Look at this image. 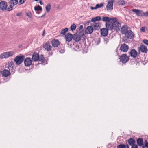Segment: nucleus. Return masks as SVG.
<instances>
[{
	"instance_id": "obj_41",
	"label": "nucleus",
	"mask_w": 148,
	"mask_h": 148,
	"mask_svg": "<svg viewBox=\"0 0 148 148\" xmlns=\"http://www.w3.org/2000/svg\"><path fill=\"white\" fill-rule=\"evenodd\" d=\"M25 0H19V3L20 4H23L25 1Z\"/></svg>"
},
{
	"instance_id": "obj_43",
	"label": "nucleus",
	"mask_w": 148,
	"mask_h": 148,
	"mask_svg": "<svg viewBox=\"0 0 148 148\" xmlns=\"http://www.w3.org/2000/svg\"><path fill=\"white\" fill-rule=\"evenodd\" d=\"M40 59V60H41V61H43L45 59L42 55L41 56Z\"/></svg>"
},
{
	"instance_id": "obj_13",
	"label": "nucleus",
	"mask_w": 148,
	"mask_h": 148,
	"mask_svg": "<svg viewBox=\"0 0 148 148\" xmlns=\"http://www.w3.org/2000/svg\"><path fill=\"white\" fill-rule=\"evenodd\" d=\"M8 5L7 3L2 1L0 2V9H6Z\"/></svg>"
},
{
	"instance_id": "obj_9",
	"label": "nucleus",
	"mask_w": 148,
	"mask_h": 148,
	"mask_svg": "<svg viewBox=\"0 0 148 148\" xmlns=\"http://www.w3.org/2000/svg\"><path fill=\"white\" fill-rule=\"evenodd\" d=\"M25 65L26 66H29L32 63V60L30 57L26 58L24 61Z\"/></svg>"
},
{
	"instance_id": "obj_1",
	"label": "nucleus",
	"mask_w": 148,
	"mask_h": 148,
	"mask_svg": "<svg viewBox=\"0 0 148 148\" xmlns=\"http://www.w3.org/2000/svg\"><path fill=\"white\" fill-rule=\"evenodd\" d=\"M113 20L111 23H108L106 24V28L109 30H115L116 31H119L121 26L120 23L117 21V19L114 18L112 19Z\"/></svg>"
},
{
	"instance_id": "obj_29",
	"label": "nucleus",
	"mask_w": 148,
	"mask_h": 148,
	"mask_svg": "<svg viewBox=\"0 0 148 148\" xmlns=\"http://www.w3.org/2000/svg\"><path fill=\"white\" fill-rule=\"evenodd\" d=\"M126 3L123 0H120L118 2V4L119 5L121 6L124 5Z\"/></svg>"
},
{
	"instance_id": "obj_15",
	"label": "nucleus",
	"mask_w": 148,
	"mask_h": 148,
	"mask_svg": "<svg viewBox=\"0 0 148 148\" xmlns=\"http://www.w3.org/2000/svg\"><path fill=\"white\" fill-rule=\"evenodd\" d=\"M65 38L66 41L70 42L73 38V36L72 34L68 33L65 35Z\"/></svg>"
},
{
	"instance_id": "obj_46",
	"label": "nucleus",
	"mask_w": 148,
	"mask_h": 148,
	"mask_svg": "<svg viewBox=\"0 0 148 148\" xmlns=\"http://www.w3.org/2000/svg\"><path fill=\"white\" fill-rule=\"evenodd\" d=\"M83 28V26L82 25H80L79 28V30H82Z\"/></svg>"
},
{
	"instance_id": "obj_34",
	"label": "nucleus",
	"mask_w": 148,
	"mask_h": 148,
	"mask_svg": "<svg viewBox=\"0 0 148 148\" xmlns=\"http://www.w3.org/2000/svg\"><path fill=\"white\" fill-rule=\"evenodd\" d=\"M46 9H50L51 5L50 4H48L45 7Z\"/></svg>"
},
{
	"instance_id": "obj_8",
	"label": "nucleus",
	"mask_w": 148,
	"mask_h": 148,
	"mask_svg": "<svg viewBox=\"0 0 148 148\" xmlns=\"http://www.w3.org/2000/svg\"><path fill=\"white\" fill-rule=\"evenodd\" d=\"M43 47L45 50L48 51H51L52 46L49 42L48 41L46 42L45 44L43 45Z\"/></svg>"
},
{
	"instance_id": "obj_22",
	"label": "nucleus",
	"mask_w": 148,
	"mask_h": 148,
	"mask_svg": "<svg viewBox=\"0 0 148 148\" xmlns=\"http://www.w3.org/2000/svg\"><path fill=\"white\" fill-rule=\"evenodd\" d=\"M131 56L133 58L136 57L137 55V52L134 49L131 50L130 52Z\"/></svg>"
},
{
	"instance_id": "obj_10",
	"label": "nucleus",
	"mask_w": 148,
	"mask_h": 148,
	"mask_svg": "<svg viewBox=\"0 0 148 148\" xmlns=\"http://www.w3.org/2000/svg\"><path fill=\"white\" fill-rule=\"evenodd\" d=\"M110 18L108 17H103L102 18V21H106V24L108 23H111L113 19V18Z\"/></svg>"
},
{
	"instance_id": "obj_47",
	"label": "nucleus",
	"mask_w": 148,
	"mask_h": 148,
	"mask_svg": "<svg viewBox=\"0 0 148 148\" xmlns=\"http://www.w3.org/2000/svg\"><path fill=\"white\" fill-rule=\"evenodd\" d=\"M45 30H44L43 31V34H42V36H44V35H45Z\"/></svg>"
},
{
	"instance_id": "obj_44",
	"label": "nucleus",
	"mask_w": 148,
	"mask_h": 148,
	"mask_svg": "<svg viewBox=\"0 0 148 148\" xmlns=\"http://www.w3.org/2000/svg\"><path fill=\"white\" fill-rule=\"evenodd\" d=\"M59 52L60 53H63L64 52V49H61V50H59Z\"/></svg>"
},
{
	"instance_id": "obj_42",
	"label": "nucleus",
	"mask_w": 148,
	"mask_h": 148,
	"mask_svg": "<svg viewBox=\"0 0 148 148\" xmlns=\"http://www.w3.org/2000/svg\"><path fill=\"white\" fill-rule=\"evenodd\" d=\"M35 12L37 13H40L41 12L42 10H35Z\"/></svg>"
},
{
	"instance_id": "obj_39",
	"label": "nucleus",
	"mask_w": 148,
	"mask_h": 148,
	"mask_svg": "<svg viewBox=\"0 0 148 148\" xmlns=\"http://www.w3.org/2000/svg\"><path fill=\"white\" fill-rule=\"evenodd\" d=\"M131 148H138V146L137 145L134 144L131 145Z\"/></svg>"
},
{
	"instance_id": "obj_33",
	"label": "nucleus",
	"mask_w": 148,
	"mask_h": 148,
	"mask_svg": "<svg viewBox=\"0 0 148 148\" xmlns=\"http://www.w3.org/2000/svg\"><path fill=\"white\" fill-rule=\"evenodd\" d=\"M145 146L143 145L142 146V148H144L145 147H146L147 148H148V142H147V140H145Z\"/></svg>"
},
{
	"instance_id": "obj_14",
	"label": "nucleus",
	"mask_w": 148,
	"mask_h": 148,
	"mask_svg": "<svg viewBox=\"0 0 148 148\" xmlns=\"http://www.w3.org/2000/svg\"><path fill=\"white\" fill-rule=\"evenodd\" d=\"M128 46L126 44H124L121 45L120 47V50L122 51L126 52L128 51Z\"/></svg>"
},
{
	"instance_id": "obj_4",
	"label": "nucleus",
	"mask_w": 148,
	"mask_h": 148,
	"mask_svg": "<svg viewBox=\"0 0 148 148\" xmlns=\"http://www.w3.org/2000/svg\"><path fill=\"white\" fill-rule=\"evenodd\" d=\"M14 65L13 62H8L5 65V68L8 69L9 71H11L13 73L15 71L14 68Z\"/></svg>"
},
{
	"instance_id": "obj_18",
	"label": "nucleus",
	"mask_w": 148,
	"mask_h": 148,
	"mask_svg": "<svg viewBox=\"0 0 148 148\" xmlns=\"http://www.w3.org/2000/svg\"><path fill=\"white\" fill-rule=\"evenodd\" d=\"M132 11L138 16H143V12L141 10H132Z\"/></svg>"
},
{
	"instance_id": "obj_40",
	"label": "nucleus",
	"mask_w": 148,
	"mask_h": 148,
	"mask_svg": "<svg viewBox=\"0 0 148 148\" xmlns=\"http://www.w3.org/2000/svg\"><path fill=\"white\" fill-rule=\"evenodd\" d=\"M143 16H148V11H147L145 13H143Z\"/></svg>"
},
{
	"instance_id": "obj_38",
	"label": "nucleus",
	"mask_w": 148,
	"mask_h": 148,
	"mask_svg": "<svg viewBox=\"0 0 148 148\" xmlns=\"http://www.w3.org/2000/svg\"><path fill=\"white\" fill-rule=\"evenodd\" d=\"M143 42L145 44L148 45V40H143Z\"/></svg>"
},
{
	"instance_id": "obj_54",
	"label": "nucleus",
	"mask_w": 148,
	"mask_h": 148,
	"mask_svg": "<svg viewBox=\"0 0 148 148\" xmlns=\"http://www.w3.org/2000/svg\"><path fill=\"white\" fill-rule=\"evenodd\" d=\"M8 11H10L11 10H7Z\"/></svg>"
},
{
	"instance_id": "obj_49",
	"label": "nucleus",
	"mask_w": 148,
	"mask_h": 148,
	"mask_svg": "<svg viewBox=\"0 0 148 148\" xmlns=\"http://www.w3.org/2000/svg\"><path fill=\"white\" fill-rule=\"evenodd\" d=\"M13 8V7H12V5H10V8H8V9H9L10 8L11 9H12Z\"/></svg>"
},
{
	"instance_id": "obj_2",
	"label": "nucleus",
	"mask_w": 148,
	"mask_h": 148,
	"mask_svg": "<svg viewBox=\"0 0 148 148\" xmlns=\"http://www.w3.org/2000/svg\"><path fill=\"white\" fill-rule=\"evenodd\" d=\"M85 37L84 32L83 31H82L80 32L78 34L76 33L74 34L73 36V38L75 42H78L81 39L84 40Z\"/></svg>"
},
{
	"instance_id": "obj_24",
	"label": "nucleus",
	"mask_w": 148,
	"mask_h": 148,
	"mask_svg": "<svg viewBox=\"0 0 148 148\" xmlns=\"http://www.w3.org/2000/svg\"><path fill=\"white\" fill-rule=\"evenodd\" d=\"M103 5V3H100V4H97L95 7H91V9H96L102 7Z\"/></svg>"
},
{
	"instance_id": "obj_21",
	"label": "nucleus",
	"mask_w": 148,
	"mask_h": 148,
	"mask_svg": "<svg viewBox=\"0 0 148 148\" xmlns=\"http://www.w3.org/2000/svg\"><path fill=\"white\" fill-rule=\"evenodd\" d=\"M51 43L53 46L55 47H58L59 45V42L57 39L53 40L51 41Z\"/></svg>"
},
{
	"instance_id": "obj_6",
	"label": "nucleus",
	"mask_w": 148,
	"mask_h": 148,
	"mask_svg": "<svg viewBox=\"0 0 148 148\" xmlns=\"http://www.w3.org/2000/svg\"><path fill=\"white\" fill-rule=\"evenodd\" d=\"M24 56L22 55H20L15 57L14 60L17 65H20L23 62Z\"/></svg>"
},
{
	"instance_id": "obj_35",
	"label": "nucleus",
	"mask_w": 148,
	"mask_h": 148,
	"mask_svg": "<svg viewBox=\"0 0 148 148\" xmlns=\"http://www.w3.org/2000/svg\"><path fill=\"white\" fill-rule=\"evenodd\" d=\"M146 28L145 27L143 26L140 29V30L141 31L145 32L146 31Z\"/></svg>"
},
{
	"instance_id": "obj_32",
	"label": "nucleus",
	"mask_w": 148,
	"mask_h": 148,
	"mask_svg": "<svg viewBox=\"0 0 148 148\" xmlns=\"http://www.w3.org/2000/svg\"><path fill=\"white\" fill-rule=\"evenodd\" d=\"M76 25L75 24H73L71 27V30L73 31L75 29Z\"/></svg>"
},
{
	"instance_id": "obj_19",
	"label": "nucleus",
	"mask_w": 148,
	"mask_h": 148,
	"mask_svg": "<svg viewBox=\"0 0 148 148\" xmlns=\"http://www.w3.org/2000/svg\"><path fill=\"white\" fill-rule=\"evenodd\" d=\"M128 31L127 27L126 25L122 26L121 28V31L122 34H125Z\"/></svg>"
},
{
	"instance_id": "obj_50",
	"label": "nucleus",
	"mask_w": 148,
	"mask_h": 148,
	"mask_svg": "<svg viewBox=\"0 0 148 148\" xmlns=\"http://www.w3.org/2000/svg\"><path fill=\"white\" fill-rule=\"evenodd\" d=\"M99 26V24H98V23H97V24H96V25H94V26Z\"/></svg>"
},
{
	"instance_id": "obj_45",
	"label": "nucleus",
	"mask_w": 148,
	"mask_h": 148,
	"mask_svg": "<svg viewBox=\"0 0 148 148\" xmlns=\"http://www.w3.org/2000/svg\"><path fill=\"white\" fill-rule=\"evenodd\" d=\"M22 13L21 12H19L16 14V16H20L22 15Z\"/></svg>"
},
{
	"instance_id": "obj_23",
	"label": "nucleus",
	"mask_w": 148,
	"mask_h": 148,
	"mask_svg": "<svg viewBox=\"0 0 148 148\" xmlns=\"http://www.w3.org/2000/svg\"><path fill=\"white\" fill-rule=\"evenodd\" d=\"M140 50L142 52L144 53H146L148 50L147 47L143 45H140Z\"/></svg>"
},
{
	"instance_id": "obj_28",
	"label": "nucleus",
	"mask_w": 148,
	"mask_h": 148,
	"mask_svg": "<svg viewBox=\"0 0 148 148\" xmlns=\"http://www.w3.org/2000/svg\"><path fill=\"white\" fill-rule=\"evenodd\" d=\"M101 19V17L99 16H97L92 18L91 19V21L92 22H95L98 21H100Z\"/></svg>"
},
{
	"instance_id": "obj_37",
	"label": "nucleus",
	"mask_w": 148,
	"mask_h": 148,
	"mask_svg": "<svg viewBox=\"0 0 148 148\" xmlns=\"http://www.w3.org/2000/svg\"><path fill=\"white\" fill-rule=\"evenodd\" d=\"M34 9H42V8L41 6L39 5H38L37 6H35L34 7Z\"/></svg>"
},
{
	"instance_id": "obj_30",
	"label": "nucleus",
	"mask_w": 148,
	"mask_h": 148,
	"mask_svg": "<svg viewBox=\"0 0 148 148\" xmlns=\"http://www.w3.org/2000/svg\"><path fill=\"white\" fill-rule=\"evenodd\" d=\"M18 0H11L10 3L13 5H16L18 3Z\"/></svg>"
},
{
	"instance_id": "obj_12",
	"label": "nucleus",
	"mask_w": 148,
	"mask_h": 148,
	"mask_svg": "<svg viewBox=\"0 0 148 148\" xmlns=\"http://www.w3.org/2000/svg\"><path fill=\"white\" fill-rule=\"evenodd\" d=\"M108 30H109L107 28H103L101 29V33L102 36H106L108 34Z\"/></svg>"
},
{
	"instance_id": "obj_20",
	"label": "nucleus",
	"mask_w": 148,
	"mask_h": 148,
	"mask_svg": "<svg viewBox=\"0 0 148 148\" xmlns=\"http://www.w3.org/2000/svg\"><path fill=\"white\" fill-rule=\"evenodd\" d=\"M39 59V55L38 53H34L32 55V59L34 61H37Z\"/></svg>"
},
{
	"instance_id": "obj_16",
	"label": "nucleus",
	"mask_w": 148,
	"mask_h": 148,
	"mask_svg": "<svg viewBox=\"0 0 148 148\" xmlns=\"http://www.w3.org/2000/svg\"><path fill=\"white\" fill-rule=\"evenodd\" d=\"M10 72L8 69H5L2 71L1 73L3 76L7 77L10 75Z\"/></svg>"
},
{
	"instance_id": "obj_3",
	"label": "nucleus",
	"mask_w": 148,
	"mask_h": 148,
	"mask_svg": "<svg viewBox=\"0 0 148 148\" xmlns=\"http://www.w3.org/2000/svg\"><path fill=\"white\" fill-rule=\"evenodd\" d=\"M15 53L13 51L4 52L0 55V58H6L13 56Z\"/></svg>"
},
{
	"instance_id": "obj_5",
	"label": "nucleus",
	"mask_w": 148,
	"mask_h": 148,
	"mask_svg": "<svg viewBox=\"0 0 148 148\" xmlns=\"http://www.w3.org/2000/svg\"><path fill=\"white\" fill-rule=\"evenodd\" d=\"M125 35V36L123 38V40L125 42L128 39H132L134 36L133 32L130 30H128Z\"/></svg>"
},
{
	"instance_id": "obj_48",
	"label": "nucleus",
	"mask_w": 148,
	"mask_h": 148,
	"mask_svg": "<svg viewBox=\"0 0 148 148\" xmlns=\"http://www.w3.org/2000/svg\"><path fill=\"white\" fill-rule=\"evenodd\" d=\"M46 14L45 13L44 14V15H42L40 17H43L45 15H46Z\"/></svg>"
},
{
	"instance_id": "obj_31",
	"label": "nucleus",
	"mask_w": 148,
	"mask_h": 148,
	"mask_svg": "<svg viewBox=\"0 0 148 148\" xmlns=\"http://www.w3.org/2000/svg\"><path fill=\"white\" fill-rule=\"evenodd\" d=\"M68 28H66L62 30L60 32V33L61 34H64L68 31Z\"/></svg>"
},
{
	"instance_id": "obj_53",
	"label": "nucleus",
	"mask_w": 148,
	"mask_h": 148,
	"mask_svg": "<svg viewBox=\"0 0 148 148\" xmlns=\"http://www.w3.org/2000/svg\"><path fill=\"white\" fill-rule=\"evenodd\" d=\"M78 48V46H76V48Z\"/></svg>"
},
{
	"instance_id": "obj_11",
	"label": "nucleus",
	"mask_w": 148,
	"mask_h": 148,
	"mask_svg": "<svg viewBox=\"0 0 148 148\" xmlns=\"http://www.w3.org/2000/svg\"><path fill=\"white\" fill-rule=\"evenodd\" d=\"M114 0H109L106 6L107 9H112L113 4Z\"/></svg>"
},
{
	"instance_id": "obj_25",
	"label": "nucleus",
	"mask_w": 148,
	"mask_h": 148,
	"mask_svg": "<svg viewBox=\"0 0 148 148\" xmlns=\"http://www.w3.org/2000/svg\"><path fill=\"white\" fill-rule=\"evenodd\" d=\"M137 144L140 146H143V140L142 138H139L137 140Z\"/></svg>"
},
{
	"instance_id": "obj_52",
	"label": "nucleus",
	"mask_w": 148,
	"mask_h": 148,
	"mask_svg": "<svg viewBox=\"0 0 148 148\" xmlns=\"http://www.w3.org/2000/svg\"><path fill=\"white\" fill-rule=\"evenodd\" d=\"M50 10H46L47 12H49Z\"/></svg>"
},
{
	"instance_id": "obj_36",
	"label": "nucleus",
	"mask_w": 148,
	"mask_h": 148,
	"mask_svg": "<svg viewBox=\"0 0 148 148\" xmlns=\"http://www.w3.org/2000/svg\"><path fill=\"white\" fill-rule=\"evenodd\" d=\"M26 15H27L30 18H31L32 17V14L31 13L29 12H28L26 13Z\"/></svg>"
},
{
	"instance_id": "obj_7",
	"label": "nucleus",
	"mask_w": 148,
	"mask_h": 148,
	"mask_svg": "<svg viewBox=\"0 0 148 148\" xmlns=\"http://www.w3.org/2000/svg\"><path fill=\"white\" fill-rule=\"evenodd\" d=\"M120 61L123 63H125L129 60V58L126 54H123L119 58Z\"/></svg>"
},
{
	"instance_id": "obj_51",
	"label": "nucleus",
	"mask_w": 148,
	"mask_h": 148,
	"mask_svg": "<svg viewBox=\"0 0 148 148\" xmlns=\"http://www.w3.org/2000/svg\"><path fill=\"white\" fill-rule=\"evenodd\" d=\"M40 4H41V5H42L43 3H42V2L41 1H40Z\"/></svg>"
},
{
	"instance_id": "obj_27",
	"label": "nucleus",
	"mask_w": 148,
	"mask_h": 148,
	"mask_svg": "<svg viewBox=\"0 0 148 148\" xmlns=\"http://www.w3.org/2000/svg\"><path fill=\"white\" fill-rule=\"evenodd\" d=\"M117 148H129L128 145H126L124 144H121L117 146Z\"/></svg>"
},
{
	"instance_id": "obj_26",
	"label": "nucleus",
	"mask_w": 148,
	"mask_h": 148,
	"mask_svg": "<svg viewBox=\"0 0 148 148\" xmlns=\"http://www.w3.org/2000/svg\"><path fill=\"white\" fill-rule=\"evenodd\" d=\"M128 142L130 145H132L135 144L136 141L134 139L130 138L128 140Z\"/></svg>"
},
{
	"instance_id": "obj_17",
	"label": "nucleus",
	"mask_w": 148,
	"mask_h": 148,
	"mask_svg": "<svg viewBox=\"0 0 148 148\" xmlns=\"http://www.w3.org/2000/svg\"><path fill=\"white\" fill-rule=\"evenodd\" d=\"M93 28L92 26H88L86 30V32L87 34H91L93 32Z\"/></svg>"
}]
</instances>
